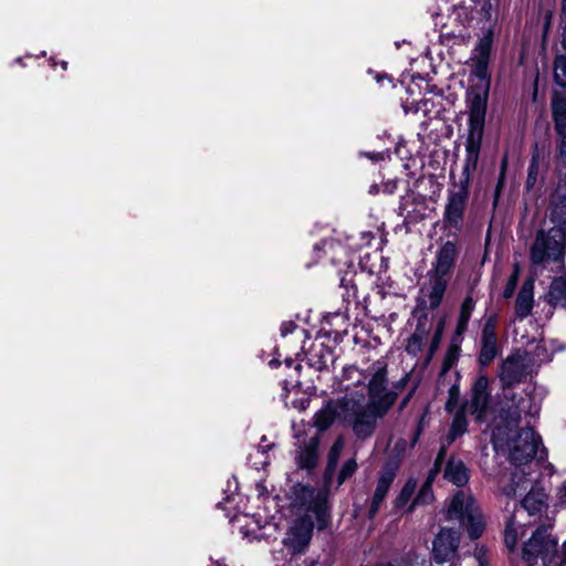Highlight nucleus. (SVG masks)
Segmentation results:
<instances>
[{"label": "nucleus", "mask_w": 566, "mask_h": 566, "mask_svg": "<svg viewBox=\"0 0 566 566\" xmlns=\"http://www.w3.org/2000/svg\"><path fill=\"white\" fill-rule=\"evenodd\" d=\"M357 468L358 465L355 458L345 461L337 474V488L340 486L350 476H353L354 473L357 471Z\"/></svg>", "instance_id": "nucleus-36"}, {"label": "nucleus", "mask_w": 566, "mask_h": 566, "mask_svg": "<svg viewBox=\"0 0 566 566\" xmlns=\"http://www.w3.org/2000/svg\"><path fill=\"white\" fill-rule=\"evenodd\" d=\"M342 407L343 398L337 401H329L319 409L314 416V427L316 430L313 432H318L321 436L322 431H325L333 424L335 418H339L342 420Z\"/></svg>", "instance_id": "nucleus-19"}, {"label": "nucleus", "mask_w": 566, "mask_h": 566, "mask_svg": "<svg viewBox=\"0 0 566 566\" xmlns=\"http://www.w3.org/2000/svg\"><path fill=\"white\" fill-rule=\"evenodd\" d=\"M502 389L503 401L506 407L501 409V417L507 424H517L523 413L531 417L538 416L539 408L533 403L531 398L517 397L513 391V387Z\"/></svg>", "instance_id": "nucleus-11"}, {"label": "nucleus", "mask_w": 566, "mask_h": 566, "mask_svg": "<svg viewBox=\"0 0 566 566\" xmlns=\"http://www.w3.org/2000/svg\"><path fill=\"white\" fill-rule=\"evenodd\" d=\"M499 10V0H483V4L481 7V15L491 21L496 19Z\"/></svg>", "instance_id": "nucleus-40"}, {"label": "nucleus", "mask_w": 566, "mask_h": 566, "mask_svg": "<svg viewBox=\"0 0 566 566\" xmlns=\"http://www.w3.org/2000/svg\"><path fill=\"white\" fill-rule=\"evenodd\" d=\"M442 332H443V324L440 323L431 338L430 348H429L430 355H433L434 352L437 350V348L439 347L441 337H442Z\"/></svg>", "instance_id": "nucleus-43"}, {"label": "nucleus", "mask_w": 566, "mask_h": 566, "mask_svg": "<svg viewBox=\"0 0 566 566\" xmlns=\"http://www.w3.org/2000/svg\"><path fill=\"white\" fill-rule=\"evenodd\" d=\"M398 210H399V216L405 217V218L408 217L409 212L407 214H405L406 207H405L403 201L400 202Z\"/></svg>", "instance_id": "nucleus-54"}, {"label": "nucleus", "mask_w": 566, "mask_h": 566, "mask_svg": "<svg viewBox=\"0 0 566 566\" xmlns=\"http://www.w3.org/2000/svg\"><path fill=\"white\" fill-rule=\"evenodd\" d=\"M528 361L520 353L507 356L500 367V381L502 388L514 387L527 376Z\"/></svg>", "instance_id": "nucleus-14"}, {"label": "nucleus", "mask_w": 566, "mask_h": 566, "mask_svg": "<svg viewBox=\"0 0 566 566\" xmlns=\"http://www.w3.org/2000/svg\"><path fill=\"white\" fill-rule=\"evenodd\" d=\"M376 566H395V565H392L391 563H381Z\"/></svg>", "instance_id": "nucleus-60"}, {"label": "nucleus", "mask_w": 566, "mask_h": 566, "mask_svg": "<svg viewBox=\"0 0 566 566\" xmlns=\"http://www.w3.org/2000/svg\"><path fill=\"white\" fill-rule=\"evenodd\" d=\"M564 552L562 555L558 554V557L556 560L558 562V566H565L566 565V541L563 544Z\"/></svg>", "instance_id": "nucleus-49"}, {"label": "nucleus", "mask_w": 566, "mask_h": 566, "mask_svg": "<svg viewBox=\"0 0 566 566\" xmlns=\"http://www.w3.org/2000/svg\"><path fill=\"white\" fill-rule=\"evenodd\" d=\"M467 410L464 406H461L452 419L449 432L447 434V443L450 446L459 437L463 436L468 430Z\"/></svg>", "instance_id": "nucleus-26"}, {"label": "nucleus", "mask_w": 566, "mask_h": 566, "mask_svg": "<svg viewBox=\"0 0 566 566\" xmlns=\"http://www.w3.org/2000/svg\"><path fill=\"white\" fill-rule=\"evenodd\" d=\"M521 506L527 511L530 515L541 514L548 506L547 494L542 486L533 485L521 501Z\"/></svg>", "instance_id": "nucleus-22"}, {"label": "nucleus", "mask_w": 566, "mask_h": 566, "mask_svg": "<svg viewBox=\"0 0 566 566\" xmlns=\"http://www.w3.org/2000/svg\"><path fill=\"white\" fill-rule=\"evenodd\" d=\"M560 18L566 19V0H560Z\"/></svg>", "instance_id": "nucleus-53"}, {"label": "nucleus", "mask_w": 566, "mask_h": 566, "mask_svg": "<svg viewBox=\"0 0 566 566\" xmlns=\"http://www.w3.org/2000/svg\"><path fill=\"white\" fill-rule=\"evenodd\" d=\"M458 244L453 241L444 242L436 252L434 260L431 268L426 274V281L419 289V294L416 298L417 311L422 312L415 332L408 337L405 350L416 357L423 348V343L427 339L428 331L420 322L428 318L427 310H437L446 295L455 262L459 255Z\"/></svg>", "instance_id": "nucleus-2"}, {"label": "nucleus", "mask_w": 566, "mask_h": 566, "mask_svg": "<svg viewBox=\"0 0 566 566\" xmlns=\"http://www.w3.org/2000/svg\"><path fill=\"white\" fill-rule=\"evenodd\" d=\"M442 36H447V38H452V39H464V34L462 33V31H460L459 33H455V32H442Z\"/></svg>", "instance_id": "nucleus-50"}, {"label": "nucleus", "mask_w": 566, "mask_h": 566, "mask_svg": "<svg viewBox=\"0 0 566 566\" xmlns=\"http://www.w3.org/2000/svg\"><path fill=\"white\" fill-rule=\"evenodd\" d=\"M343 449L344 440L342 437H339L333 442L327 455V463L323 474L324 484L327 488L332 486L334 474Z\"/></svg>", "instance_id": "nucleus-24"}, {"label": "nucleus", "mask_w": 566, "mask_h": 566, "mask_svg": "<svg viewBox=\"0 0 566 566\" xmlns=\"http://www.w3.org/2000/svg\"><path fill=\"white\" fill-rule=\"evenodd\" d=\"M416 489H417V481L415 479H409L405 483L399 495L396 497L395 506L397 509L403 507L409 502L411 496L413 495Z\"/></svg>", "instance_id": "nucleus-34"}, {"label": "nucleus", "mask_w": 566, "mask_h": 566, "mask_svg": "<svg viewBox=\"0 0 566 566\" xmlns=\"http://www.w3.org/2000/svg\"><path fill=\"white\" fill-rule=\"evenodd\" d=\"M524 472H513L511 478V483L503 489V493L509 497H514L517 494H522V492L527 489V480L524 476Z\"/></svg>", "instance_id": "nucleus-30"}, {"label": "nucleus", "mask_w": 566, "mask_h": 566, "mask_svg": "<svg viewBox=\"0 0 566 566\" xmlns=\"http://www.w3.org/2000/svg\"><path fill=\"white\" fill-rule=\"evenodd\" d=\"M340 286H343L345 289V294L343 296L346 301H349L350 298H356L357 290H356L355 285L353 284L352 279L342 277Z\"/></svg>", "instance_id": "nucleus-42"}, {"label": "nucleus", "mask_w": 566, "mask_h": 566, "mask_svg": "<svg viewBox=\"0 0 566 566\" xmlns=\"http://www.w3.org/2000/svg\"><path fill=\"white\" fill-rule=\"evenodd\" d=\"M270 366L271 367H279V366H281V363L279 360H276V359H272L270 361Z\"/></svg>", "instance_id": "nucleus-57"}, {"label": "nucleus", "mask_w": 566, "mask_h": 566, "mask_svg": "<svg viewBox=\"0 0 566 566\" xmlns=\"http://www.w3.org/2000/svg\"><path fill=\"white\" fill-rule=\"evenodd\" d=\"M302 370V365L301 364H296L294 367H293V370H290V374L287 375L286 378L283 379V388L286 390V391H290V388H295V387H300L301 386V381H300V373Z\"/></svg>", "instance_id": "nucleus-38"}, {"label": "nucleus", "mask_w": 566, "mask_h": 566, "mask_svg": "<svg viewBox=\"0 0 566 566\" xmlns=\"http://www.w3.org/2000/svg\"><path fill=\"white\" fill-rule=\"evenodd\" d=\"M408 381H409V375L406 374L402 378H400L398 381L392 384V387L390 388V390H396L398 392L407 385Z\"/></svg>", "instance_id": "nucleus-48"}, {"label": "nucleus", "mask_w": 566, "mask_h": 566, "mask_svg": "<svg viewBox=\"0 0 566 566\" xmlns=\"http://www.w3.org/2000/svg\"><path fill=\"white\" fill-rule=\"evenodd\" d=\"M539 352H546V349L544 347H542V346H536L535 353H536L537 356H539Z\"/></svg>", "instance_id": "nucleus-59"}, {"label": "nucleus", "mask_w": 566, "mask_h": 566, "mask_svg": "<svg viewBox=\"0 0 566 566\" xmlns=\"http://www.w3.org/2000/svg\"><path fill=\"white\" fill-rule=\"evenodd\" d=\"M469 198L448 192L447 203L443 211V222L459 231L462 227L464 212Z\"/></svg>", "instance_id": "nucleus-18"}, {"label": "nucleus", "mask_w": 566, "mask_h": 566, "mask_svg": "<svg viewBox=\"0 0 566 566\" xmlns=\"http://www.w3.org/2000/svg\"><path fill=\"white\" fill-rule=\"evenodd\" d=\"M388 403L386 401L378 407L375 403H363L354 398L344 397L342 412V421L349 427L358 440L365 441L375 433L377 422L388 412Z\"/></svg>", "instance_id": "nucleus-4"}, {"label": "nucleus", "mask_w": 566, "mask_h": 566, "mask_svg": "<svg viewBox=\"0 0 566 566\" xmlns=\"http://www.w3.org/2000/svg\"><path fill=\"white\" fill-rule=\"evenodd\" d=\"M559 500L562 503L566 504V481L562 484L559 489Z\"/></svg>", "instance_id": "nucleus-51"}, {"label": "nucleus", "mask_w": 566, "mask_h": 566, "mask_svg": "<svg viewBox=\"0 0 566 566\" xmlns=\"http://www.w3.org/2000/svg\"><path fill=\"white\" fill-rule=\"evenodd\" d=\"M461 342L462 337H458L457 334L454 333L448 352L443 358L441 376L448 373V370L457 363L460 353Z\"/></svg>", "instance_id": "nucleus-29"}, {"label": "nucleus", "mask_w": 566, "mask_h": 566, "mask_svg": "<svg viewBox=\"0 0 566 566\" xmlns=\"http://www.w3.org/2000/svg\"><path fill=\"white\" fill-rule=\"evenodd\" d=\"M460 534L448 527H441L432 543V557L437 564L452 562L458 554Z\"/></svg>", "instance_id": "nucleus-13"}, {"label": "nucleus", "mask_w": 566, "mask_h": 566, "mask_svg": "<svg viewBox=\"0 0 566 566\" xmlns=\"http://www.w3.org/2000/svg\"><path fill=\"white\" fill-rule=\"evenodd\" d=\"M62 67H63L64 70H66V67H67V63H66V62H63V63H62Z\"/></svg>", "instance_id": "nucleus-61"}, {"label": "nucleus", "mask_w": 566, "mask_h": 566, "mask_svg": "<svg viewBox=\"0 0 566 566\" xmlns=\"http://www.w3.org/2000/svg\"><path fill=\"white\" fill-rule=\"evenodd\" d=\"M405 446H406V441H405V440H400V441H398V442L396 443V447H395V448H396V449H397V448L403 449V447H405Z\"/></svg>", "instance_id": "nucleus-58"}, {"label": "nucleus", "mask_w": 566, "mask_h": 566, "mask_svg": "<svg viewBox=\"0 0 566 566\" xmlns=\"http://www.w3.org/2000/svg\"><path fill=\"white\" fill-rule=\"evenodd\" d=\"M306 357L307 364L318 371L327 369L335 361L333 349L324 343L314 344Z\"/></svg>", "instance_id": "nucleus-21"}, {"label": "nucleus", "mask_w": 566, "mask_h": 566, "mask_svg": "<svg viewBox=\"0 0 566 566\" xmlns=\"http://www.w3.org/2000/svg\"><path fill=\"white\" fill-rule=\"evenodd\" d=\"M296 328H297V325L294 322H291V321L284 322L281 325V334H282V336H286V335L293 333Z\"/></svg>", "instance_id": "nucleus-46"}, {"label": "nucleus", "mask_w": 566, "mask_h": 566, "mask_svg": "<svg viewBox=\"0 0 566 566\" xmlns=\"http://www.w3.org/2000/svg\"><path fill=\"white\" fill-rule=\"evenodd\" d=\"M313 511L319 522V528L325 526V517H326V507L323 502L315 503Z\"/></svg>", "instance_id": "nucleus-44"}, {"label": "nucleus", "mask_w": 566, "mask_h": 566, "mask_svg": "<svg viewBox=\"0 0 566 566\" xmlns=\"http://www.w3.org/2000/svg\"><path fill=\"white\" fill-rule=\"evenodd\" d=\"M367 156L373 160H380L384 158L381 153L368 154Z\"/></svg>", "instance_id": "nucleus-56"}, {"label": "nucleus", "mask_w": 566, "mask_h": 566, "mask_svg": "<svg viewBox=\"0 0 566 566\" xmlns=\"http://www.w3.org/2000/svg\"><path fill=\"white\" fill-rule=\"evenodd\" d=\"M368 402L375 403L380 407L386 401L388 403V410L394 406L397 400L398 394L396 390H390L388 387V364L385 359H378L374 361L368 368Z\"/></svg>", "instance_id": "nucleus-7"}, {"label": "nucleus", "mask_w": 566, "mask_h": 566, "mask_svg": "<svg viewBox=\"0 0 566 566\" xmlns=\"http://www.w3.org/2000/svg\"><path fill=\"white\" fill-rule=\"evenodd\" d=\"M314 524L308 516L297 518L289 531L285 545L293 554L303 553L308 546L313 535Z\"/></svg>", "instance_id": "nucleus-17"}, {"label": "nucleus", "mask_w": 566, "mask_h": 566, "mask_svg": "<svg viewBox=\"0 0 566 566\" xmlns=\"http://www.w3.org/2000/svg\"><path fill=\"white\" fill-rule=\"evenodd\" d=\"M313 428L307 431H298L295 433L297 440V449L295 450V464L301 470L312 471L318 463V447L321 436L318 432H312Z\"/></svg>", "instance_id": "nucleus-9"}, {"label": "nucleus", "mask_w": 566, "mask_h": 566, "mask_svg": "<svg viewBox=\"0 0 566 566\" xmlns=\"http://www.w3.org/2000/svg\"><path fill=\"white\" fill-rule=\"evenodd\" d=\"M284 365L287 369L293 370V367L296 365L293 359L287 358L284 361Z\"/></svg>", "instance_id": "nucleus-55"}, {"label": "nucleus", "mask_w": 566, "mask_h": 566, "mask_svg": "<svg viewBox=\"0 0 566 566\" xmlns=\"http://www.w3.org/2000/svg\"><path fill=\"white\" fill-rule=\"evenodd\" d=\"M504 543L510 552H513L517 544V530L515 527L514 515L506 521L504 531Z\"/></svg>", "instance_id": "nucleus-35"}, {"label": "nucleus", "mask_w": 566, "mask_h": 566, "mask_svg": "<svg viewBox=\"0 0 566 566\" xmlns=\"http://www.w3.org/2000/svg\"><path fill=\"white\" fill-rule=\"evenodd\" d=\"M490 401L489 379L486 376L481 375L473 382L470 401L463 406L468 412L475 416L478 422H483Z\"/></svg>", "instance_id": "nucleus-15"}, {"label": "nucleus", "mask_w": 566, "mask_h": 566, "mask_svg": "<svg viewBox=\"0 0 566 566\" xmlns=\"http://www.w3.org/2000/svg\"><path fill=\"white\" fill-rule=\"evenodd\" d=\"M506 169H507V156L505 155L501 159L500 174H499L497 181H496V185H495V188L493 191V208H496L500 197H501V193H502V190L504 188L505 178H506Z\"/></svg>", "instance_id": "nucleus-33"}, {"label": "nucleus", "mask_w": 566, "mask_h": 566, "mask_svg": "<svg viewBox=\"0 0 566 566\" xmlns=\"http://www.w3.org/2000/svg\"><path fill=\"white\" fill-rule=\"evenodd\" d=\"M534 279H526L517 293L515 301V314L517 318L524 319L531 315L534 305Z\"/></svg>", "instance_id": "nucleus-20"}, {"label": "nucleus", "mask_w": 566, "mask_h": 566, "mask_svg": "<svg viewBox=\"0 0 566 566\" xmlns=\"http://www.w3.org/2000/svg\"><path fill=\"white\" fill-rule=\"evenodd\" d=\"M447 448H448V446H444V444H442L440 447V449L437 453L433 467L430 469L427 479H431L433 481L436 479V476L438 475V473L440 472L442 464L447 457Z\"/></svg>", "instance_id": "nucleus-39"}, {"label": "nucleus", "mask_w": 566, "mask_h": 566, "mask_svg": "<svg viewBox=\"0 0 566 566\" xmlns=\"http://www.w3.org/2000/svg\"><path fill=\"white\" fill-rule=\"evenodd\" d=\"M448 520H458L467 527L471 539L479 538L484 531L482 513L471 495L459 491L452 499L447 513Z\"/></svg>", "instance_id": "nucleus-6"}, {"label": "nucleus", "mask_w": 566, "mask_h": 566, "mask_svg": "<svg viewBox=\"0 0 566 566\" xmlns=\"http://www.w3.org/2000/svg\"><path fill=\"white\" fill-rule=\"evenodd\" d=\"M475 307V301L471 294H468L461 303L460 313L455 325V334L458 337H462V335L468 329V325L472 315V312Z\"/></svg>", "instance_id": "nucleus-27"}, {"label": "nucleus", "mask_w": 566, "mask_h": 566, "mask_svg": "<svg viewBox=\"0 0 566 566\" xmlns=\"http://www.w3.org/2000/svg\"><path fill=\"white\" fill-rule=\"evenodd\" d=\"M553 11L551 9H541L538 12V22L542 25V45L545 46L552 29Z\"/></svg>", "instance_id": "nucleus-32"}, {"label": "nucleus", "mask_w": 566, "mask_h": 566, "mask_svg": "<svg viewBox=\"0 0 566 566\" xmlns=\"http://www.w3.org/2000/svg\"><path fill=\"white\" fill-rule=\"evenodd\" d=\"M460 400V388L458 384H453L448 389V400L444 405V409L447 412L452 413L459 403Z\"/></svg>", "instance_id": "nucleus-37"}, {"label": "nucleus", "mask_w": 566, "mask_h": 566, "mask_svg": "<svg viewBox=\"0 0 566 566\" xmlns=\"http://www.w3.org/2000/svg\"><path fill=\"white\" fill-rule=\"evenodd\" d=\"M518 282V269L516 268L515 271L510 275L506 285L503 291V297L504 298H511L515 292V289L517 286Z\"/></svg>", "instance_id": "nucleus-41"}, {"label": "nucleus", "mask_w": 566, "mask_h": 566, "mask_svg": "<svg viewBox=\"0 0 566 566\" xmlns=\"http://www.w3.org/2000/svg\"><path fill=\"white\" fill-rule=\"evenodd\" d=\"M545 300L554 307L560 306L566 308V276L553 279Z\"/></svg>", "instance_id": "nucleus-25"}, {"label": "nucleus", "mask_w": 566, "mask_h": 566, "mask_svg": "<svg viewBox=\"0 0 566 566\" xmlns=\"http://www.w3.org/2000/svg\"><path fill=\"white\" fill-rule=\"evenodd\" d=\"M542 446V438L533 428L526 427L512 439L510 446V461L515 465H523L530 463L539 452V460L547 458V450Z\"/></svg>", "instance_id": "nucleus-8"}, {"label": "nucleus", "mask_w": 566, "mask_h": 566, "mask_svg": "<svg viewBox=\"0 0 566 566\" xmlns=\"http://www.w3.org/2000/svg\"><path fill=\"white\" fill-rule=\"evenodd\" d=\"M549 530L551 526L542 524L524 542L521 557L526 566H536L538 559L544 566H558V539Z\"/></svg>", "instance_id": "nucleus-5"}, {"label": "nucleus", "mask_w": 566, "mask_h": 566, "mask_svg": "<svg viewBox=\"0 0 566 566\" xmlns=\"http://www.w3.org/2000/svg\"><path fill=\"white\" fill-rule=\"evenodd\" d=\"M499 355V344L496 336V315H490L485 318L482 327L480 352H479V364L481 366H488Z\"/></svg>", "instance_id": "nucleus-16"}, {"label": "nucleus", "mask_w": 566, "mask_h": 566, "mask_svg": "<svg viewBox=\"0 0 566 566\" xmlns=\"http://www.w3.org/2000/svg\"><path fill=\"white\" fill-rule=\"evenodd\" d=\"M399 468L400 459L398 457L388 460L384 464L368 510V518H374L379 511V507L386 499Z\"/></svg>", "instance_id": "nucleus-12"}, {"label": "nucleus", "mask_w": 566, "mask_h": 566, "mask_svg": "<svg viewBox=\"0 0 566 566\" xmlns=\"http://www.w3.org/2000/svg\"><path fill=\"white\" fill-rule=\"evenodd\" d=\"M443 476L457 486H463L469 481V472L463 461L451 457L446 465Z\"/></svg>", "instance_id": "nucleus-23"}, {"label": "nucleus", "mask_w": 566, "mask_h": 566, "mask_svg": "<svg viewBox=\"0 0 566 566\" xmlns=\"http://www.w3.org/2000/svg\"><path fill=\"white\" fill-rule=\"evenodd\" d=\"M482 145L465 143V158L459 179H455L453 171H450V187L448 192L469 198V188L472 175L478 169Z\"/></svg>", "instance_id": "nucleus-10"}, {"label": "nucleus", "mask_w": 566, "mask_h": 566, "mask_svg": "<svg viewBox=\"0 0 566 566\" xmlns=\"http://www.w3.org/2000/svg\"><path fill=\"white\" fill-rule=\"evenodd\" d=\"M553 122L558 138L556 169L559 180L547 199L545 218L552 224L539 230L530 249V260L535 271H543L547 262L556 264V272H565L566 254V99L554 94Z\"/></svg>", "instance_id": "nucleus-1"}, {"label": "nucleus", "mask_w": 566, "mask_h": 566, "mask_svg": "<svg viewBox=\"0 0 566 566\" xmlns=\"http://www.w3.org/2000/svg\"><path fill=\"white\" fill-rule=\"evenodd\" d=\"M491 49L492 39L484 36L479 40L471 56L472 73L482 83L471 87L467 94L469 128L465 143L469 144L482 145L490 88L489 61Z\"/></svg>", "instance_id": "nucleus-3"}, {"label": "nucleus", "mask_w": 566, "mask_h": 566, "mask_svg": "<svg viewBox=\"0 0 566 566\" xmlns=\"http://www.w3.org/2000/svg\"><path fill=\"white\" fill-rule=\"evenodd\" d=\"M376 81H377L378 83H382V82H385V81H386V82H388V84H391V83H392L391 78H390V77H389V75H387V74H377V75H376Z\"/></svg>", "instance_id": "nucleus-52"}, {"label": "nucleus", "mask_w": 566, "mask_h": 566, "mask_svg": "<svg viewBox=\"0 0 566 566\" xmlns=\"http://www.w3.org/2000/svg\"><path fill=\"white\" fill-rule=\"evenodd\" d=\"M423 422H424V417H421L418 422L417 429L411 438V447H415L416 443L418 442V440L423 431Z\"/></svg>", "instance_id": "nucleus-45"}, {"label": "nucleus", "mask_w": 566, "mask_h": 566, "mask_svg": "<svg viewBox=\"0 0 566 566\" xmlns=\"http://www.w3.org/2000/svg\"><path fill=\"white\" fill-rule=\"evenodd\" d=\"M432 482L433 481L431 479H427L416 495L410 509L417 505H426L433 501L434 495L431 486Z\"/></svg>", "instance_id": "nucleus-31"}, {"label": "nucleus", "mask_w": 566, "mask_h": 566, "mask_svg": "<svg viewBox=\"0 0 566 566\" xmlns=\"http://www.w3.org/2000/svg\"><path fill=\"white\" fill-rule=\"evenodd\" d=\"M538 83H539V72L536 71L534 80H533V92H532V101H533V103H537Z\"/></svg>", "instance_id": "nucleus-47"}, {"label": "nucleus", "mask_w": 566, "mask_h": 566, "mask_svg": "<svg viewBox=\"0 0 566 566\" xmlns=\"http://www.w3.org/2000/svg\"><path fill=\"white\" fill-rule=\"evenodd\" d=\"M539 148L538 145L535 144L532 153V158L527 168V178L525 181V188L526 190H532L538 180V174H539Z\"/></svg>", "instance_id": "nucleus-28"}]
</instances>
